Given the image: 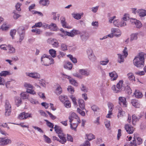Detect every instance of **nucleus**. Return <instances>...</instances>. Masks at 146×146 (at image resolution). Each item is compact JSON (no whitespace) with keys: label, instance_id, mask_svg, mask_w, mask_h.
Masks as SVG:
<instances>
[{"label":"nucleus","instance_id":"f257e3e1","mask_svg":"<svg viewBox=\"0 0 146 146\" xmlns=\"http://www.w3.org/2000/svg\"><path fill=\"white\" fill-rule=\"evenodd\" d=\"M145 58H146V54L143 52L139 53L134 59L133 61V64L137 68L143 66L144 65Z\"/></svg>","mask_w":146,"mask_h":146},{"label":"nucleus","instance_id":"f03ea898","mask_svg":"<svg viewBox=\"0 0 146 146\" xmlns=\"http://www.w3.org/2000/svg\"><path fill=\"white\" fill-rule=\"evenodd\" d=\"M41 63L45 66H48L54 63V60L50 56L44 54L41 58Z\"/></svg>","mask_w":146,"mask_h":146},{"label":"nucleus","instance_id":"7ed1b4c3","mask_svg":"<svg viewBox=\"0 0 146 146\" xmlns=\"http://www.w3.org/2000/svg\"><path fill=\"white\" fill-rule=\"evenodd\" d=\"M70 123H72L73 121H77L79 123L81 122L79 117L74 112H71L70 113V115L68 117Z\"/></svg>","mask_w":146,"mask_h":146},{"label":"nucleus","instance_id":"20e7f679","mask_svg":"<svg viewBox=\"0 0 146 146\" xmlns=\"http://www.w3.org/2000/svg\"><path fill=\"white\" fill-rule=\"evenodd\" d=\"M25 74L27 76L35 79H40V74L36 72H26Z\"/></svg>","mask_w":146,"mask_h":146},{"label":"nucleus","instance_id":"39448f33","mask_svg":"<svg viewBox=\"0 0 146 146\" xmlns=\"http://www.w3.org/2000/svg\"><path fill=\"white\" fill-rule=\"evenodd\" d=\"M5 115L6 116H8L10 114L11 112V106L9 101L8 100H6L5 101Z\"/></svg>","mask_w":146,"mask_h":146},{"label":"nucleus","instance_id":"423d86ee","mask_svg":"<svg viewBox=\"0 0 146 146\" xmlns=\"http://www.w3.org/2000/svg\"><path fill=\"white\" fill-rule=\"evenodd\" d=\"M18 32L19 36V41L21 42L24 38L25 34V31L24 29L20 28L18 29Z\"/></svg>","mask_w":146,"mask_h":146},{"label":"nucleus","instance_id":"0eeeda50","mask_svg":"<svg viewBox=\"0 0 146 146\" xmlns=\"http://www.w3.org/2000/svg\"><path fill=\"white\" fill-rule=\"evenodd\" d=\"M11 140L9 139L5 138H0V144L1 145H6L11 143Z\"/></svg>","mask_w":146,"mask_h":146},{"label":"nucleus","instance_id":"6e6552de","mask_svg":"<svg viewBox=\"0 0 146 146\" xmlns=\"http://www.w3.org/2000/svg\"><path fill=\"white\" fill-rule=\"evenodd\" d=\"M130 21L131 24L135 25L137 28H140L142 27V24L140 21L135 19H131Z\"/></svg>","mask_w":146,"mask_h":146},{"label":"nucleus","instance_id":"1a4fd4ad","mask_svg":"<svg viewBox=\"0 0 146 146\" xmlns=\"http://www.w3.org/2000/svg\"><path fill=\"white\" fill-rule=\"evenodd\" d=\"M125 128L126 131L129 134L133 133L135 129L133 127L128 124L125 125Z\"/></svg>","mask_w":146,"mask_h":146},{"label":"nucleus","instance_id":"9d476101","mask_svg":"<svg viewBox=\"0 0 146 146\" xmlns=\"http://www.w3.org/2000/svg\"><path fill=\"white\" fill-rule=\"evenodd\" d=\"M119 104L123 107H126L127 106L126 98L124 97H120L119 98Z\"/></svg>","mask_w":146,"mask_h":146},{"label":"nucleus","instance_id":"9b49d317","mask_svg":"<svg viewBox=\"0 0 146 146\" xmlns=\"http://www.w3.org/2000/svg\"><path fill=\"white\" fill-rule=\"evenodd\" d=\"M64 77L67 78L69 79V82L71 84L75 86H78V83L76 82V81L74 79L71 78V77L69 76H68L65 75H64Z\"/></svg>","mask_w":146,"mask_h":146},{"label":"nucleus","instance_id":"f8f14e48","mask_svg":"<svg viewBox=\"0 0 146 146\" xmlns=\"http://www.w3.org/2000/svg\"><path fill=\"white\" fill-rule=\"evenodd\" d=\"M111 33H113L114 36L116 37H119L120 36L121 34V31L118 29H112Z\"/></svg>","mask_w":146,"mask_h":146},{"label":"nucleus","instance_id":"ddd939ff","mask_svg":"<svg viewBox=\"0 0 146 146\" xmlns=\"http://www.w3.org/2000/svg\"><path fill=\"white\" fill-rule=\"evenodd\" d=\"M81 38L83 41L85 42L89 37V34L85 32H83L80 35Z\"/></svg>","mask_w":146,"mask_h":146},{"label":"nucleus","instance_id":"4468645a","mask_svg":"<svg viewBox=\"0 0 146 146\" xmlns=\"http://www.w3.org/2000/svg\"><path fill=\"white\" fill-rule=\"evenodd\" d=\"M15 104L17 107L19 106L22 104L21 98L19 96H15L14 98Z\"/></svg>","mask_w":146,"mask_h":146},{"label":"nucleus","instance_id":"2eb2a0df","mask_svg":"<svg viewBox=\"0 0 146 146\" xmlns=\"http://www.w3.org/2000/svg\"><path fill=\"white\" fill-rule=\"evenodd\" d=\"M137 13L140 17H143L146 16V10L145 9H138L137 10Z\"/></svg>","mask_w":146,"mask_h":146},{"label":"nucleus","instance_id":"dca6fc26","mask_svg":"<svg viewBox=\"0 0 146 146\" xmlns=\"http://www.w3.org/2000/svg\"><path fill=\"white\" fill-rule=\"evenodd\" d=\"M109 74L110 76L111 77V80L112 81L115 80L118 77L117 73L115 71L110 73Z\"/></svg>","mask_w":146,"mask_h":146},{"label":"nucleus","instance_id":"f3484780","mask_svg":"<svg viewBox=\"0 0 146 146\" xmlns=\"http://www.w3.org/2000/svg\"><path fill=\"white\" fill-rule=\"evenodd\" d=\"M78 103L81 109L82 110L85 109V103L83 100L79 99L78 101Z\"/></svg>","mask_w":146,"mask_h":146},{"label":"nucleus","instance_id":"a211bd4d","mask_svg":"<svg viewBox=\"0 0 146 146\" xmlns=\"http://www.w3.org/2000/svg\"><path fill=\"white\" fill-rule=\"evenodd\" d=\"M117 55L118 56V62L119 63H122L124 62V58L125 56L122 54H118Z\"/></svg>","mask_w":146,"mask_h":146},{"label":"nucleus","instance_id":"6ab92c4d","mask_svg":"<svg viewBox=\"0 0 146 146\" xmlns=\"http://www.w3.org/2000/svg\"><path fill=\"white\" fill-rule=\"evenodd\" d=\"M79 72L81 75L86 76H88L90 74L89 71L85 69H80L79 70Z\"/></svg>","mask_w":146,"mask_h":146},{"label":"nucleus","instance_id":"aec40b11","mask_svg":"<svg viewBox=\"0 0 146 146\" xmlns=\"http://www.w3.org/2000/svg\"><path fill=\"white\" fill-rule=\"evenodd\" d=\"M80 123H79L77 121H76V122H75L72 124V123H70V128L74 130L75 131H76V128L77 127L78 124Z\"/></svg>","mask_w":146,"mask_h":146},{"label":"nucleus","instance_id":"412c9836","mask_svg":"<svg viewBox=\"0 0 146 146\" xmlns=\"http://www.w3.org/2000/svg\"><path fill=\"white\" fill-rule=\"evenodd\" d=\"M12 74V72H11L9 71H4L0 72V76H9Z\"/></svg>","mask_w":146,"mask_h":146},{"label":"nucleus","instance_id":"4be33fe9","mask_svg":"<svg viewBox=\"0 0 146 146\" xmlns=\"http://www.w3.org/2000/svg\"><path fill=\"white\" fill-rule=\"evenodd\" d=\"M61 23L63 27L66 28H69L70 26H68L65 22V18L64 17H62L60 18Z\"/></svg>","mask_w":146,"mask_h":146},{"label":"nucleus","instance_id":"5701e85b","mask_svg":"<svg viewBox=\"0 0 146 146\" xmlns=\"http://www.w3.org/2000/svg\"><path fill=\"white\" fill-rule=\"evenodd\" d=\"M10 27V26L9 25L6 23H4L2 25L0 29L3 31H5L9 29Z\"/></svg>","mask_w":146,"mask_h":146},{"label":"nucleus","instance_id":"b1692460","mask_svg":"<svg viewBox=\"0 0 146 146\" xmlns=\"http://www.w3.org/2000/svg\"><path fill=\"white\" fill-rule=\"evenodd\" d=\"M29 96V94L27 91L22 92L20 94V96L23 99H28Z\"/></svg>","mask_w":146,"mask_h":146},{"label":"nucleus","instance_id":"393cba45","mask_svg":"<svg viewBox=\"0 0 146 146\" xmlns=\"http://www.w3.org/2000/svg\"><path fill=\"white\" fill-rule=\"evenodd\" d=\"M48 29H50L51 30L55 31L57 30V27L55 24L52 23L50 25H49Z\"/></svg>","mask_w":146,"mask_h":146},{"label":"nucleus","instance_id":"a878e982","mask_svg":"<svg viewBox=\"0 0 146 146\" xmlns=\"http://www.w3.org/2000/svg\"><path fill=\"white\" fill-rule=\"evenodd\" d=\"M118 110V114L117 116L118 117L123 116L125 114V112L123 111L121 107H119Z\"/></svg>","mask_w":146,"mask_h":146},{"label":"nucleus","instance_id":"bb28decb","mask_svg":"<svg viewBox=\"0 0 146 146\" xmlns=\"http://www.w3.org/2000/svg\"><path fill=\"white\" fill-rule=\"evenodd\" d=\"M64 104V106L67 108H70L71 107V103L70 101L67 99L63 103Z\"/></svg>","mask_w":146,"mask_h":146},{"label":"nucleus","instance_id":"cd10ccee","mask_svg":"<svg viewBox=\"0 0 146 146\" xmlns=\"http://www.w3.org/2000/svg\"><path fill=\"white\" fill-rule=\"evenodd\" d=\"M123 81L122 80H120L116 85V88L119 90V92L121 90V88L123 87Z\"/></svg>","mask_w":146,"mask_h":146},{"label":"nucleus","instance_id":"c85d7f7f","mask_svg":"<svg viewBox=\"0 0 146 146\" xmlns=\"http://www.w3.org/2000/svg\"><path fill=\"white\" fill-rule=\"evenodd\" d=\"M134 95L137 98H140L142 97V93L138 90H135L134 93Z\"/></svg>","mask_w":146,"mask_h":146},{"label":"nucleus","instance_id":"c756f323","mask_svg":"<svg viewBox=\"0 0 146 146\" xmlns=\"http://www.w3.org/2000/svg\"><path fill=\"white\" fill-rule=\"evenodd\" d=\"M54 128L55 131L58 134L63 132L61 128L57 125H55Z\"/></svg>","mask_w":146,"mask_h":146},{"label":"nucleus","instance_id":"7c9ffc66","mask_svg":"<svg viewBox=\"0 0 146 146\" xmlns=\"http://www.w3.org/2000/svg\"><path fill=\"white\" fill-rule=\"evenodd\" d=\"M60 31L63 33L64 35H68L69 36L73 37V35L72 33L71 32H68L66 31H64V29H60Z\"/></svg>","mask_w":146,"mask_h":146},{"label":"nucleus","instance_id":"2f4dec72","mask_svg":"<svg viewBox=\"0 0 146 146\" xmlns=\"http://www.w3.org/2000/svg\"><path fill=\"white\" fill-rule=\"evenodd\" d=\"M131 103L133 106L135 108H139V104L138 102V101L135 100H131Z\"/></svg>","mask_w":146,"mask_h":146},{"label":"nucleus","instance_id":"473e14b6","mask_svg":"<svg viewBox=\"0 0 146 146\" xmlns=\"http://www.w3.org/2000/svg\"><path fill=\"white\" fill-rule=\"evenodd\" d=\"M64 66L65 68L70 70L72 69V65L71 62H67Z\"/></svg>","mask_w":146,"mask_h":146},{"label":"nucleus","instance_id":"72a5a7b5","mask_svg":"<svg viewBox=\"0 0 146 146\" xmlns=\"http://www.w3.org/2000/svg\"><path fill=\"white\" fill-rule=\"evenodd\" d=\"M141 117V116H136L135 115H133L132 116V123L133 124H134V123H135L136 121H138Z\"/></svg>","mask_w":146,"mask_h":146},{"label":"nucleus","instance_id":"f704fd0d","mask_svg":"<svg viewBox=\"0 0 146 146\" xmlns=\"http://www.w3.org/2000/svg\"><path fill=\"white\" fill-rule=\"evenodd\" d=\"M8 48L9 52L10 53H14L15 52V48L12 46L8 45L7 46Z\"/></svg>","mask_w":146,"mask_h":146},{"label":"nucleus","instance_id":"c9c22d12","mask_svg":"<svg viewBox=\"0 0 146 146\" xmlns=\"http://www.w3.org/2000/svg\"><path fill=\"white\" fill-rule=\"evenodd\" d=\"M138 33L132 34L131 35L130 40L132 41L133 40H137V35Z\"/></svg>","mask_w":146,"mask_h":146},{"label":"nucleus","instance_id":"e433bc0d","mask_svg":"<svg viewBox=\"0 0 146 146\" xmlns=\"http://www.w3.org/2000/svg\"><path fill=\"white\" fill-rule=\"evenodd\" d=\"M56 51L53 49H50L49 50L50 54L53 58H54L56 56Z\"/></svg>","mask_w":146,"mask_h":146},{"label":"nucleus","instance_id":"4c0bfd02","mask_svg":"<svg viewBox=\"0 0 146 146\" xmlns=\"http://www.w3.org/2000/svg\"><path fill=\"white\" fill-rule=\"evenodd\" d=\"M68 45L62 43L61 45V50L65 51L67 50Z\"/></svg>","mask_w":146,"mask_h":146},{"label":"nucleus","instance_id":"58836bf2","mask_svg":"<svg viewBox=\"0 0 146 146\" xmlns=\"http://www.w3.org/2000/svg\"><path fill=\"white\" fill-rule=\"evenodd\" d=\"M67 56L69 57L70 60L74 63H76L77 62V60L74 57H73L72 55L69 54L67 55Z\"/></svg>","mask_w":146,"mask_h":146},{"label":"nucleus","instance_id":"ea45409f","mask_svg":"<svg viewBox=\"0 0 146 146\" xmlns=\"http://www.w3.org/2000/svg\"><path fill=\"white\" fill-rule=\"evenodd\" d=\"M88 139L90 141L95 138V136L92 133H90L88 135H86Z\"/></svg>","mask_w":146,"mask_h":146},{"label":"nucleus","instance_id":"a19ab883","mask_svg":"<svg viewBox=\"0 0 146 146\" xmlns=\"http://www.w3.org/2000/svg\"><path fill=\"white\" fill-rule=\"evenodd\" d=\"M127 76L128 78L131 81H135V77L132 73H130L128 74Z\"/></svg>","mask_w":146,"mask_h":146},{"label":"nucleus","instance_id":"79ce46f5","mask_svg":"<svg viewBox=\"0 0 146 146\" xmlns=\"http://www.w3.org/2000/svg\"><path fill=\"white\" fill-rule=\"evenodd\" d=\"M72 15L73 17L77 20L80 19L81 18V15L79 13H73Z\"/></svg>","mask_w":146,"mask_h":146},{"label":"nucleus","instance_id":"37998d69","mask_svg":"<svg viewBox=\"0 0 146 146\" xmlns=\"http://www.w3.org/2000/svg\"><path fill=\"white\" fill-rule=\"evenodd\" d=\"M40 3L43 6L48 5L49 4L48 0H40Z\"/></svg>","mask_w":146,"mask_h":146},{"label":"nucleus","instance_id":"c03bdc74","mask_svg":"<svg viewBox=\"0 0 146 146\" xmlns=\"http://www.w3.org/2000/svg\"><path fill=\"white\" fill-rule=\"evenodd\" d=\"M88 56L90 60L91 61L94 62L96 60V58L94 55V54H91Z\"/></svg>","mask_w":146,"mask_h":146},{"label":"nucleus","instance_id":"a18cd8bd","mask_svg":"<svg viewBox=\"0 0 146 146\" xmlns=\"http://www.w3.org/2000/svg\"><path fill=\"white\" fill-rule=\"evenodd\" d=\"M70 98L71 99L74 105V106L77 105V103L76 101V99L75 97L73 95H71L70 96Z\"/></svg>","mask_w":146,"mask_h":146},{"label":"nucleus","instance_id":"49530a36","mask_svg":"<svg viewBox=\"0 0 146 146\" xmlns=\"http://www.w3.org/2000/svg\"><path fill=\"white\" fill-rule=\"evenodd\" d=\"M56 93L58 95H59L62 92V90L60 86L58 87L56 90Z\"/></svg>","mask_w":146,"mask_h":146},{"label":"nucleus","instance_id":"de8ad7c7","mask_svg":"<svg viewBox=\"0 0 146 146\" xmlns=\"http://www.w3.org/2000/svg\"><path fill=\"white\" fill-rule=\"evenodd\" d=\"M16 30L15 29L11 30L10 31V35L13 39L14 38V36L16 34Z\"/></svg>","mask_w":146,"mask_h":146},{"label":"nucleus","instance_id":"09e8293b","mask_svg":"<svg viewBox=\"0 0 146 146\" xmlns=\"http://www.w3.org/2000/svg\"><path fill=\"white\" fill-rule=\"evenodd\" d=\"M24 86L25 88L27 89V90L29 89V88L32 89L33 88V86L32 85L27 83H25L24 84Z\"/></svg>","mask_w":146,"mask_h":146},{"label":"nucleus","instance_id":"8fccbe9b","mask_svg":"<svg viewBox=\"0 0 146 146\" xmlns=\"http://www.w3.org/2000/svg\"><path fill=\"white\" fill-rule=\"evenodd\" d=\"M51 44L54 47H57L58 46V43L57 41L56 40H55L54 39L53 40V41H52Z\"/></svg>","mask_w":146,"mask_h":146},{"label":"nucleus","instance_id":"3c124183","mask_svg":"<svg viewBox=\"0 0 146 146\" xmlns=\"http://www.w3.org/2000/svg\"><path fill=\"white\" fill-rule=\"evenodd\" d=\"M109 60L108 59H106V60L101 61L100 62V64L102 65H106L109 62Z\"/></svg>","mask_w":146,"mask_h":146},{"label":"nucleus","instance_id":"603ef678","mask_svg":"<svg viewBox=\"0 0 146 146\" xmlns=\"http://www.w3.org/2000/svg\"><path fill=\"white\" fill-rule=\"evenodd\" d=\"M44 121L46 122L47 125L49 127L51 128L52 129L54 128V125L52 123L49 122L48 120L46 119H44Z\"/></svg>","mask_w":146,"mask_h":146},{"label":"nucleus","instance_id":"864d4df0","mask_svg":"<svg viewBox=\"0 0 146 146\" xmlns=\"http://www.w3.org/2000/svg\"><path fill=\"white\" fill-rule=\"evenodd\" d=\"M67 99L66 96H60L59 97V99L62 103L64 102Z\"/></svg>","mask_w":146,"mask_h":146},{"label":"nucleus","instance_id":"5fc2aeb1","mask_svg":"<svg viewBox=\"0 0 146 146\" xmlns=\"http://www.w3.org/2000/svg\"><path fill=\"white\" fill-rule=\"evenodd\" d=\"M30 102L33 104H37L38 103V102L35 99L32 98H29V99Z\"/></svg>","mask_w":146,"mask_h":146},{"label":"nucleus","instance_id":"6e6d98bb","mask_svg":"<svg viewBox=\"0 0 146 146\" xmlns=\"http://www.w3.org/2000/svg\"><path fill=\"white\" fill-rule=\"evenodd\" d=\"M32 31L33 32L37 34H40L42 32L39 29H35L32 30Z\"/></svg>","mask_w":146,"mask_h":146},{"label":"nucleus","instance_id":"4d7b16f0","mask_svg":"<svg viewBox=\"0 0 146 146\" xmlns=\"http://www.w3.org/2000/svg\"><path fill=\"white\" fill-rule=\"evenodd\" d=\"M108 107L109 109V111L110 112H112L113 109V105L111 103H109L108 104Z\"/></svg>","mask_w":146,"mask_h":146},{"label":"nucleus","instance_id":"13d9d810","mask_svg":"<svg viewBox=\"0 0 146 146\" xmlns=\"http://www.w3.org/2000/svg\"><path fill=\"white\" fill-rule=\"evenodd\" d=\"M87 53L88 56L94 54L91 48H88L87 50Z\"/></svg>","mask_w":146,"mask_h":146},{"label":"nucleus","instance_id":"bf43d9fd","mask_svg":"<svg viewBox=\"0 0 146 146\" xmlns=\"http://www.w3.org/2000/svg\"><path fill=\"white\" fill-rule=\"evenodd\" d=\"M25 112L22 113L19 115V118L20 119H25Z\"/></svg>","mask_w":146,"mask_h":146},{"label":"nucleus","instance_id":"052dcab7","mask_svg":"<svg viewBox=\"0 0 146 146\" xmlns=\"http://www.w3.org/2000/svg\"><path fill=\"white\" fill-rule=\"evenodd\" d=\"M123 52L124 54L123 55L125 56V58L128 54L127 48L126 47H124V48L123 50Z\"/></svg>","mask_w":146,"mask_h":146},{"label":"nucleus","instance_id":"680f3d73","mask_svg":"<svg viewBox=\"0 0 146 146\" xmlns=\"http://www.w3.org/2000/svg\"><path fill=\"white\" fill-rule=\"evenodd\" d=\"M44 137L46 142L48 143H50L51 142V140L50 138L48 137L45 135H44Z\"/></svg>","mask_w":146,"mask_h":146},{"label":"nucleus","instance_id":"e2e57ef3","mask_svg":"<svg viewBox=\"0 0 146 146\" xmlns=\"http://www.w3.org/2000/svg\"><path fill=\"white\" fill-rule=\"evenodd\" d=\"M64 136L60 138V140L59 139V142L62 144H64L66 142V139L65 137Z\"/></svg>","mask_w":146,"mask_h":146},{"label":"nucleus","instance_id":"0e129e2a","mask_svg":"<svg viewBox=\"0 0 146 146\" xmlns=\"http://www.w3.org/2000/svg\"><path fill=\"white\" fill-rule=\"evenodd\" d=\"M91 108L94 112L97 111L99 110L98 108L95 105L92 106Z\"/></svg>","mask_w":146,"mask_h":146},{"label":"nucleus","instance_id":"69168bd1","mask_svg":"<svg viewBox=\"0 0 146 146\" xmlns=\"http://www.w3.org/2000/svg\"><path fill=\"white\" fill-rule=\"evenodd\" d=\"M113 24L115 26L119 27L120 22L118 20H116L113 21Z\"/></svg>","mask_w":146,"mask_h":146},{"label":"nucleus","instance_id":"338daca9","mask_svg":"<svg viewBox=\"0 0 146 146\" xmlns=\"http://www.w3.org/2000/svg\"><path fill=\"white\" fill-rule=\"evenodd\" d=\"M98 6L92 7L91 8L92 11L94 13H96L98 9Z\"/></svg>","mask_w":146,"mask_h":146},{"label":"nucleus","instance_id":"774afa93","mask_svg":"<svg viewBox=\"0 0 146 146\" xmlns=\"http://www.w3.org/2000/svg\"><path fill=\"white\" fill-rule=\"evenodd\" d=\"M67 90L68 92H70L72 94L73 93L74 91V88L71 86H68Z\"/></svg>","mask_w":146,"mask_h":146}]
</instances>
